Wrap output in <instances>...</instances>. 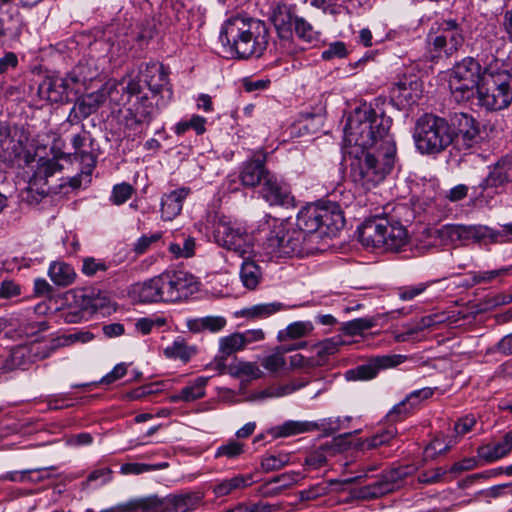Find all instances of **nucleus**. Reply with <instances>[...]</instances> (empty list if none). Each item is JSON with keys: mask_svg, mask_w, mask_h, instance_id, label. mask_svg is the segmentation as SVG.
<instances>
[{"mask_svg": "<svg viewBox=\"0 0 512 512\" xmlns=\"http://www.w3.org/2000/svg\"><path fill=\"white\" fill-rule=\"evenodd\" d=\"M202 495L195 492L170 495L164 501L166 512H188L195 509L202 501Z\"/></svg>", "mask_w": 512, "mask_h": 512, "instance_id": "nucleus-33", "label": "nucleus"}, {"mask_svg": "<svg viewBox=\"0 0 512 512\" xmlns=\"http://www.w3.org/2000/svg\"><path fill=\"white\" fill-rule=\"evenodd\" d=\"M214 238L219 246L233 252L238 257H248V254H253V237L241 223L219 221L214 231Z\"/></svg>", "mask_w": 512, "mask_h": 512, "instance_id": "nucleus-12", "label": "nucleus"}, {"mask_svg": "<svg viewBox=\"0 0 512 512\" xmlns=\"http://www.w3.org/2000/svg\"><path fill=\"white\" fill-rule=\"evenodd\" d=\"M253 483L252 474H238L229 479H223L213 486L215 497L220 498L232 494L236 490H240L250 486Z\"/></svg>", "mask_w": 512, "mask_h": 512, "instance_id": "nucleus-35", "label": "nucleus"}, {"mask_svg": "<svg viewBox=\"0 0 512 512\" xmlns=\"http://www.w3.org/2000/svg\"><path fill=\"white\" fill-rule=\"evenodd\" d=\"M269 174L270 172L265 166V158L253 157L243 162L239 171V179L244 187L254 188L262 184Z\"/></svg>", "mask_w": 512, "mask_h": 512, "instance_id": "nucleus-27", "label": "nucleus"}, {"mask_svg": "<svg viewBox=\"0 0 512 512\" xmlns=\"http://www.w3.org/2000/svg\"><path fill=\"white\" fill-rule=\"evenodd\" d=\"M156 503L155 498H140L133 499L126 503L119 504L109 509L102 510L101 512H133L138 509L148 510Z\"/></svg>", "mask_w": 512, "mask_h": 512, "instance_id": "nucleus-47", "label": "nucleus"}, {"mask_svg": "<svg viewBox=\"0 0 512 512\" xmlns=\"http://www.w3.org/2000/svg\"><path fill=\"white\" fill-rule=\"evenodd\" d=\"M304 343H300L297 346H282L279 347L272 354L264 357L261 361V365L269 372H278L284 368L286 362L284 353L295 349L303 348Z\"/></svg>", "mask_w": 512, "mask_h": 512, "instance_id": "nucleus-40", "label": "nucleus"}, {"mask_svg": "<svg viewBox=\"0 0 512 512\" xmlns=\"http://www.w3.org/2000/svg\"><path fill=\"white\" fill-rule=\"evenodd\" d=\"M227 324L222 316H206L201 318L190 319L187 321V327L191 332L200 333L202 331H210L216 333L221 331Z\"/></svg>", "mask_w": 512, "mask_h": 512, "instance_id": "nucleus-38", "label": "nucleus"}, {"mask_svg": "<svg viewBox=\"0 0 512 512\" xmlns=\"http://www.w3.org/2000/svg\"><path fill=\"white\" fill-rule=\"evenodd\" d=\"M297 230L308 234L319 233L320 230V204H310L303 207L297 214Z\"/></svg>", "mask_w": 512, "mask_h": 512, "instance_id": "nucleus-32", "label": "nucleus"}, {"mask_svg": "<svg viewBox=\"0 0 512 512\" xmlns=\"http://www.w3.org/2000/svg\"><path fill=\"white\" fill-rule=\"evenodd\" d=\"M376 325L374 318H357L344 322L341 330L347 335H358L363 331L373 328Z\"/></svg>", "mask_w": 512, "mask_h": 512, "instance_id": "nucleus-51", "label": "nucleus"}, {"mask_svg": "<svg viewBox=\"0 0 512 512\" xmlns=\"http://www.w3.org/2000/svg\"><path fill=\"white\" fill-rule=\"evenodd\" d=\"M259 232L265 233L263 247L267 254L290 257L305 252L304 232L290 227L281 219L265 217L259 226Z\"/></svg>", "mask_w": 512, "mask_h": 512, "instance_id": "nucleus-5", "label": "nucleus"}, {"mask_svg": "<svg viewBox=\"0 0 512 512\" xmlns=\"http://www.w3.org/2000/svg\"><path fill=\"white\" fill-rule=\"evenodd\" d=\"M344 344L341 336L337 335L328 339H325L324 341L320 342L316 349H317V355L320 358H325L329 355H333L336 352H338L340 346Z\"/></svg>", "mask_w": 512, "mask_h": 512, "instance_id": "nucleus-57", "label": "nucleus"}, {"mask_svg": "<svg viewBox=\"0 0 512 512\" xmlns=\"http://www.w3.org/2000/svg\"><path fill=\"white\" fill-rule=\"evenodd\" d=\"M107 265L102 260H97L93 257L83 259L82 272L87 276H93L98 271H106Z\"/></svg>", "mask_w": 512, "mask_h": 512, "instance_id": "nucleus-63", "label": "nucleus"}, {"mask_svg": "<svg viewBox=\"0 0 512 512\" xmlns=\"http://www.w3.org/2000/svg\"><path fill=\"white\" fill-rule=\"evenodd\" d=\"M344 224L345 219L339 204L335 202L320 204V236L334 237Z\"/></svg>", "mask_w": 512, "mask_h": 512, "instance_id": "nucleus-20", "label": "nucleus"}, {"mask_svg": "<svg viewBox=\"0 0 512 512\" xmlns=\"http://www.w3.org/2000/svg\"><path fill=\"white\" fill-rule=\"evenodd\" d=\"M404 360L402 355H380L371 358L367 363L359 365L345 372L344 376L348 381L371 380L381 369L395 367Z\"/></svg>", "mask_w": 512, "mask_h": 512, "instance_id": "nucleus-17", "label": "nucleus"}, {"mask_svg": "<svg viewBox=\"0 0 512 512\" xmlns=\"http://www.w3.org/2000/svg\"><path fill=\"white\" fill-rule=\"evenodd\" d=\"M449 450V445L445 444L441 438L433 439L424 450V459L433 460L438 455H441Z\"/></svg>", "mask_w": 512, "mask_h": 512, "instance_id": "nucleus-61", "label": "nucleus"}, {"mask_svg": "<svg viewBox=\"0 0 512 512\" xmlns=\"http://www.w3.org/2000/svg\"><path fill=\"white\" fill-rule=\"evenodd\" d=\"M206 119L199 115H192L190 119L178 122L174 127V132L178 136L184 135L188 130H194L197 135H202L206 131Z\"/></svg>", "mask_w": 512, "mask_h": 512, "instance_id": "nucleus-46", "label": "nucleus"}, {"mask_svg": "<svg viewBox=\"0 0 512 512\" xmlns=\"http://www.w3.org/2000/svg\"><path fill=\"white\" fill-rule=\"evenodd\" d=\"M442 240L456 242L509 243L512 242V222L501 225V229H494L486 225H459L447 224L437 230Z\"/></svg>", "mask_w": 512, "mask_h": 512, "instance_id": "nucleus-7", "label": "nucleus"}, {"mask_svg": "<svg viewBox=\"0 0 512 512\" xmlns=\"http://www.w3.org/2000/svg\"><path fill=\"white\" fill-rule=\"evenodd\" d=\"M289 462V455L286 453L271 454L263 457L261 466L263 470L275 471L284 467Z\"/></svg>", "mask_w": 512, "mask_h": 512, "instance_id": "nucleus-59", "label": "nucleus"}, {"mask_svg": "<svg viewBox=\"0 0 512 512\" xmlns=\"http://www.w3.org/2000/svg\"><path fill=\"white\" fill-rule=\"evenodd\" d=\"M244 349L240 332L232 333L219 339V353L228 357Z\"/></svg>", "mask_w": 512, "mask_h": 512, "instance_id": "nucleus-49", "label": "nucleus"}, {"mask_svg": "<svg viewBox=\"0 0 512 512\" xmlns=\"http://www.w3.org/2000/svg\"><path fill=\"white\" fill-rule=\"evenodd\" d=\"M125 92L120 99L115 97L118 93V87L115 85L109 91L110 100L114 103L121 105L129 101L130 97L136 96L137 102L133 105L134 108L130 110V114L135 119V122L150 123L151 120L159 113L162 108L167 105H159V97L152 98L147 93H143V85L140 80L131 79L125 87H122Z\"/></svg>", "mask_w": 512, "mask_h": 512, "instance_id": "nucleus-10", "label": "nucleus"}, {"mask_svg": "<svg viewBox=\"0 0 512 512\" xmlns=\"http://www.w3.org/2000/svg\"><path fill=\"white\" fill-rule=\"evenodd\" d=\"M261 195L270 205H290L293 201L286 183L271 173L262 183Z\"/></svg>", "mask_w": 512, "mask_h": 512, "instance_id": "nucleus-23", "label": "nucleus"}, {"mask_svg": "<svg viewBox=\"0 0 512 512\" xmlns=\"http://www.w3.org/2000/svg\"><path fill=\"white\" fill-rule=\"evenodd\" d=\"M391 124L390 117L377 114L371 108L355 109L344 128L345 148L359 147L366 150L382 147L384 140L393 139L389 134Z\"/></svg>", "mask_w": 512, "mask_h": 512, "instance_id": "nucleus-3", "label": "nucleus"}, {"mask_svg": "<svg viewBox=\"0 0 512 512\" xmlns=\"http://www.w3.org/2000/svg\"><path fill=\"white\" fill-rule=\"evenodd\" d=\"M168 467V463L162 462L157 464H145V463H125L121 466L120 472L122 474H135L139 475L145 472L162 470Z\"/></svg>", "mask_w": 512, "mask_h": 512, "instance_id": "nucleus-55", "label": "nucleus"}, {"mask_svg": "<svg viewBox=\"0 0 512 512\" xmlns=\"http://www.w3.org/2000/svg\"><path fill=\"white\" fill-rule=\"evenodd\" d=\"M80 81L75 72L70 73L65 78L48 77L40 84L39 93L49 101L59 103L68 98V91L72 89V84Z\"/></svg>", "mask_w": 512, "mask_h": 512, "instance_id": "nucleus-18", "label": "nucleus"}, {"mask_svg": "<svg viewBox=\"0 0 512 512\" xmlns=\"http://www.w3.org/2000/svg\"><path fill=\"white\" fill-rule=\"evenodd\" d=\"M498 42L499 40L495 36H481L477 38L473 44V50L476 52V59L485 70L490 66H501L504 61L498 59L496 57V53L498 51Z\"/></svg>", "mask_w": 512, "mask_h": 512, "instance_id": "nucleus-26", "label": "nucleus"}, {"mask_svg": "<svg viewBox=\"0 0 512 512\" xmlns=\"http://www.w3.org/2000/svg\"><path fill=\"white\" fill-rule=\"evenodd\" d=\"M229 374L234 377L246 376L251 379H257L261 377L262 372L255 363L239 361L237 364L229 367Z\"/></svg>", "mask_w": 512, "mask_h": 512, "instance_id": "nucleus-54", "label": "nucleus"}, {"mask_svg": "<svg viewBox=\"0 0 512 512\" xmlns=\"http://www.w3.org/2000/svg\"><path fill=\"white\" fill-rule=\"evenodd\" d=\"M405 475L406 472L403 468L390 470L382 474L374 482L356 489L355 496L363 500L382 497L394 491L398 487L397 482Z\"/></svg>", "mask_w": 512, "mask_h": 512, "instance_id": "nucleus-16", "label": "nucleus"}, {"mask_svg": "<svg viewBox=\"0 0 512 512\" xmlns=\"http://www.w3.org/2000/svg\"><path fill=\"white\" fill-rule=\"evenodd\" d=\"M144 82L152 98L159 97V105L170 103L173 91L169 83L168 72L163 65H148L144 72Z\"/></svg>", "mask_w": 512, "mask_h": 512, "instance_id": "nucleus-15", "label": "nucleus"}, {"mask_svg": "<svg viewBox=\"0 0 512 512\" xmlns=\"http://www.w3.org/2000/svg\"><path fill=\"white\" fill-rule=\"evenodd\" d=\"M62 169V165L55 159L40 158L37 164V169L34 173V179L47 180L53 176L56 172Z\"/></svg>", "mask_w": 512, "mask_h": 512, "instance_id": "nucleus-52", "label": "nucleus"}, {"mask_svg": "<svg viewBox=\"0 0 512 512\" xmlns=\"http://www.w3.org/2000/svg\"><path fill=\"white\" fill-rule=\"evenodd\" d=\"M450 127L454 136L462 138L467 147H471L479 138V126L476 120L467 113L456 112L450 118Z\"/></svg>", "mask_w": 512, "mask_h": 512, "instance_id": "nucleus-22", "label": "nucleus"}, {"mask_svg": "<svg viewBox=\"0 0 512 512\" xmlns=\"http://www.w3.org/2000/svg\"><path fill=\"white\" fill-rule=\"evenodd\" d=\"M511 177V164L505 160L498 161L478 186L474 187V193L478 199L488 203L496 194L502 192Z\"/></svg>", "mask_w": 512, "mask_h": 512, "instance_id": "nucleus-14", "label": "nucleus"}, {"mask_svg": "<svg viewBox=\"0 0 512 512\" xmlns=\"http://www.w3.org/2000/svg\"><path fill=\"white\" fill-rule=\"evenodd\" d=\"M483 81V67L473 57H465L453 67L449 89L457 103L471 102Z\"/></svg>", "mask_w": 512, "mask_h": 512, "instance_id": "nucleus-9", "label": "nucleus"}, {"mask_svg": "<svg viewBox=\"0 0 512 512\" xmlns=\"http://www.w3.org/2000/svg\"><path fill=\"white\" fill-rule=\"evenodd\" d=\"M398 431L394 426H388L385 430L380 433L373 435L370 438L364 440L361 445L367 449H375L379 446L388 444L393 438L396 437Z\"/></svg>", "mask_w": 512, "mask_h": 512, "instance_id": "nucleus-50", "label": "nucleus"}, {"mask_svg": "<svg viewBox=\"0 0 512 512\" xmlns=\"http://www.w3.org/2000/svg\"><path fill=\"white\" fill-rule=\"evenodd\" d=\"M340 440L335 438L331 443L322 444L317 450L310 453L305 463L314 469L322 467L327 462V456H332L340 449Z\"/></svg>", "mask_w": 512, "mask_h": 512, "instance_id": "nucleus-39", "label": "nucleus"}, {"mask_svg": "<svg viewBox=\"0 0 512 512\" xmlns=\"http://www.w3.org/2000/svg\"><path fill=\"white\" fill-rule=\"evenodd\" d=\"M426 41L432 58H449L463 46L464 30L456 20H444L436 30L427 35Z\"/></svg>", "mask_w": 512, "mask_h": 512, "instance_id": "nucleus-11", "label": "nucleus"}, {"mask_svg": "<svg viewBox=\"0 0 512 512\" xmlns=\"http://www.w3.org/2000/svg\"><path fill=\"white\" fill-rule=\"evenodd\" d=\"M483 80L492 87V91L503 93L512 102V73L506 64L487 67L483 70Z\"/></svg>", "mask_w": 512, "mask_h": 512, "instance_id": "nucleus-25", "label": "nucleus"}, {"mask_svg": "<svg viewBox=\"0 0 512 512\" xmlns=\"http://www.w3.org/2000/svg\"><path fill=\"white\" fill-rule=\"evenodd\" d=\"M89 132L83 130L81 133L76 134L72 137V146L75 150V153L81 157L82 162H88L90 168H94L96 164V160L93 155L89 152L82 151V148L85 146L86 141L88 140Z\"/></svg>", "mask_w": 512, "mask_h": 512, "instance_id": "nucleus-53", "label": "nucleus"}, {"mask_svg": "<svg viewBox=\"0 0 512 512\" xmlns=\"http://www.w3.org/2000/svg\"><path fill=\"white\" fill-rule=\"evenodd\" d=\"M413 139L421 154H438L451 145L454 131L446 119L426 113L417 119Z\"/></svg>", "mask_w": 512, "mask_h": 512, "instance_id": "nucleus-6", "label": "nucleus"}, {"mask_svg": "<svg viewBox=\"0 0 512 512\" xmlns=\"http://www.w3.org/2000/svg\"><path fill=\"white\" fill-rule=\"evenodd\" d=\"M408 238L405 226L388 217L367 220L358 228V239L366 248L399 251L407 244Z\"/></svg>", "mask_w": 512, "mask_h": 512, "instance_id": "nucleus-4", "label": "nucleus"}, {"mask_svg": "<svg viewBox=\"0 0 512 512\" xmlns=\"http://www.w3.org/2000/svg\"><path fill=\"white\" fill-rule=\"evenodd\" d=\"M48 275L55 285L61 287L71 285L76 278L74 268L62 261L52 262L49 266Z\"/></svg>", "mask_w": 512, "mask_h": 512, "instance_id": "nucleus-37", "label": "nucleus"}, {"mask_svg": "<svg viewBox=\"0 0 512 512\" xmlns=\"http://www.w3.org/2000/svg\"><path fill=\"white\" fill-rule=\"evenodd\" d=\"M26 348L17 347L5 354H0V371L3 373L23 368Z\"/></svg>", "mask_w": 512, "mask_h": 512, "instance_id": "nucleus-41", "label": "nucleus"}, {"mask_svg": "<svg viewBox=\"0 0 512 512\" xmlns=\"http://www.w3.org/2000/svg\"><path fill=\"white\" fill-rule=\"evenodd\" d=\"M421 84L416 79L404 77L393 83L389 90L391 102L398 108L415 104L421 97Z\"/></svg>", "mask_w": 512, "mask_h": 512, "instance_id": "nucleus-19", "label": "nucleus"}, {"mask_svg": "<svg viewBox=\"0 0 512 512\" xmlns=\"http://www.w3.org/2000/svg\"><path fill=\"white\" fill-rule=\"evenodd\" d=\"M163 302L173 303L188 298L197 290L196 278L183 270H167L158 275Z\"/></svg>", "mask_w": 512, "mask_h": 512, "instance_id": "nucleus-13", "label": "nucleus"}, {"mask_svg": "<svg viewBox=\"0 0 512 512\" xmlns=\"http://www.w3.org/2000/svg\"><path fill=\"white\" fill-rule=\"evenodd\" d=\"M219 41L231 57H260L267 49L269 30L261 20L233 17L224 23Z\"/></svg>", "mask_w": 512, "mask_h": 512, "instance_id": "nucleus-1", "label": "nucleus"}, {"mask_svg": "<svg viewBox=\"0 0 512 512\" xmlns=\"http://www.w3.org/2000/svg\"><path fill=\"white\" fill-rule=\"evenodd\" d=\"M347 54L346 46L343 42L337 41L331 43L326 50L322 52V58L331 60L334 58H343Z\"/></svg>", "mask_w": 512, "mask_h": 512, "instance_id": "nucleus-64", "label": "nucleus"}, {"mask_svg": "<svg viewBox=\"0 0 512 512\" xmlns=\"http://www.w3.org/2000/svg\"><path fill=\"white\" fill-rule=\"evenodd\" d=\"M509 271L510 268H500L491 271L470 272L469 276H471V281L469 284H462V286L465 288H471L481 283H490L497 277L507 275Z\"/></svg>", "mask_w": 512, "mask_h": 512, "instance_id": "nucleus-48", "label": "nucleus"}, {"mask_svg": "<svg viewBox=\"0 0 512 512\" xmlns=\"http://www.w3.org/2000/svg\"><path fill=\"white\" fill-rule=\"evenodd\" d=\"M94 338V335L89 331H79L68 335H63L54 339L50 345V352L55 351L59 347L69 346L75 342L87 343Z\"/></svg>", "mask_w": 512, "mask_h": 512, "instance_id": "nucleus-45", "label": "nucleus"}, {"mask_svg": "<svg viewBox=\"0 0 512 512\" xmlns=\"http://www.w3.org/2000/svg\"><path fill=\"white\" fill-rule=\"evenodd\" d=\"M349 159L350 178L366 190L381 183L392 170L396 157V144L393 139L384 140L382 147L362 149L354 147L346 150Z\"/></svg>", "mask_w": 512, "mask_h": 512, "instance_id": "nucleus-2", "label": "nucleus"}, {"mask_svg": "<svg viewBox=\"0 0 512 512\" xmlns=\"http://www.w3.org/2000/svg\"><path fill=\"white\" fill-rule=\"evenodd\" d=\"M210 377L199 376L190 381L178 393L172 396L173 402L184 401L192 402L205 396V388Z\"/></svg>", "mask_w": 512, "mask_h": 512, "instance_id": "nucleus-34", "label": "nucleus"}, {"mask_svg": "<svg viewBox=\"0 0 512 512\" xmlns=\"http://www.w3.org/2000/svg\"><path fill=\"white\" fill-rule=\"evenodd\" d=\"M241 258L243 261L239 271L240 281L246 289L255 290L263 279V269L258 254L253 251V254H248V257Z\"/></svg>", "mask_w": 512, "mask_h": 512, "instance_id": "nucleus-28", "label": "nucleus"}, {"mask_svg": "<svg viewBox=\"0 0 512 512\" xmlns=\"http://www.w3.org/2000/svg\"><path fill=\"white\" fill-rule=\"evenodd\" d=\"M511 101L503 93L492 91V87L485 80L478 87L477 93L470 104L485 109L486 111H498L511 105Z\"/></svg>", "mask_w": 512, "mask_h": 512, "instance_id": "nucleus-24", "label": "nucleus"}, {"mask_svg": "<svg viewBox=\"0 0 512 512\" xmlns=\"http://www.w3.org/2000/svg\"><path fill=\"white\" fill-rule=\"evenodd\" d=\"M196 353L194 347L186 344L183 338H176L171 345L164 349V355L169 359H180L183 362H188L190 358Z\"/></svg>", "mask_w": 512, "mask_h": 512, "instance_id": "nucleus-42", "label": "nucleus"}, {"mask_svg": "<svg viewBox=\"0 0 512 512\" xmlns=\"http://www.w3.org/2000/svg\"><path fill=\"white\" fill-rule=\"evenodd\" d=\"M195 240L191 237L184 239L183 244L171 243L168 247L176 258H189L194 255Z\"/></svg>", "mask_w": 512, "mask_h": 512, "instance_id": "nucleus-60", "label": "nucleus"}, {"mask_svg": "<svg viewBox=\"0 0 512 512\" xmlns=\"http://www.w3.org/2000/svg\"><path fill=\"white\" fill-rule=\"evenodd\" d=\"M190 193V188L181 187L170 193L164 194L161 198V216L165 221H171L178 216L182 210L183 202Z\"/></svg>", "mask_w": 512, "mask_h": 512, "instance_id": "nucleus-30", "label": "nucleus"}, {"mask_svg": "<svg viewBox=\"0 0 512 512\" xmlns=\"http://www.w3.org/2000/svg\"><path fill=\"white\" fill-rule=\"evenodd\" d=\"M105 100L106 93L104 90H99L79 98L69 113L68 122L71 124L80 123L83 119L95 113Z\"/></svg>", "mask_w": 512, "mask_h": 512, "instance_id": "nucleus-21", "label": "nucleus"}, {"mask_svg": "<svg viewBox=\"0 0 512 512\" xmlns=\"http://www.w3.org/2000/svg\"><path fill=\"white\" fill-rule=\"evenodd\" d=\"M313 329V325L308 321L294 322L288 325L284 330L278 332V340L283 342L287 339H297L309 334Z\"/></svg>", "mask_w": 512, "mask_h": 512, "instance_id": "nucleus-44", "label": "nucleus"}, {"mask_svg": "<svg viewBox=\"0 0 512 512\" xmlns=\"http://www.w3.org/2000/svg\"><path fill=\"white\" fill-rule=\"evenodd\" d=\"M316 428L317 424L313 422L288 420L281 425L273 427L270 433L275 438H281L306 433Z\"/></svg>", "mask_w": 512, "mask_h": 512, "instance_id": "nucleus-36", "label": "nucleus"}, {"mask_svg": "<svg viewBox=\"0 0 512 512\" xmlns=\"http://www.w3.org/2000/svg\"><path fill=\"white\" fill-rule=\"evenodd\" d=\"M512 451V430L507 432L499 442L484 444L478 447L477 456L485 463H493L507 456Z\"/></svg>", "mask_w": 512, "mask_h": 512, "instance_id": "nucleus-29", "label": "nucleus"}, {"mask_svg": "<svg viewBox=\"0 0 512 512\" xmlns=\"http://www.w3.org/2000/svg\"><path fill=\"white\" fill-rule=\"evenodd\" d=\"M285 308L281 302L261 303L244 309L242 315L247 318H267Z\"/></svg>", "mask_w": 512, "mask_h": 512, "instance_id": "nucleus-43", "label": "nucleus"}, {"mask_svg": "<svg viewBox=\"0 0 512 512\" xmlns=\"http://www.w3.org/2000/svg\"><path fill=\"white\" fill-rule=\"evenodd\" d=\"M411 409L412 408H410V405L405 399L394 405L392 409L387 413L386 418L389 422L392 423L400 421L407 416Z\"/></svg>", "mask_w": 512, "mask_h": 512, "instance_id": "nucleus-62", "label": "nucleus"}, {"mask_svg": "<svg viewBox=\"0 0 512 512\" xmlns=\"http://www.w3.org/2000/svg\"><path fill=\"white\" fill-rule=\"evenodd\" d=\"M244 452V444L236 441L230 440L227 443L219 446L215 452V457H226L228 459H235L239 457Z\"/></svg>", "mask_w": 512, "mask_h": 512, "instance_id": "nucleus-56", "label": "nucleus"}, {"mask_svg": "<svg viewBox=\"0 0 512 512\" xmlns=\"http://www.w3.org/2000/svg\"><path fill=\"white\" fill-rule=\"evenodd\" d=\"M270 21L280 39L291 40L296 36L309 44L318 40L319 33L305 18L296 13V7L290 4H277L271 11Z\"/></svg>", "mask_w": 512, "mask_h": 512, "instance_id": "nucleus-8", "label": "nucleus"}, {"mask_svg": "<svg viewBox=\"0 0 512 512\" xmlns=\"http://www.w3.org/2000/svg\"><path fill=\"white\" fill-rule=\"evenodd\" d=\"M131 294L140 303L163 302L158 275L132 286Z\"/></svg>", "mask_w": 512, "mask_h": 512, "instance_id": "nucleus-31", "label": "nucleus"}, {"mask_svg": "<svg viewBox=\"0 0 512 512\" xmlns=\"http://www.w3.org/2000/svg\"><path fill=\"white\" fill-rule=\"evenodd\" d=\"M133 192L134 188L129 183L116 184L113 186L110 201L114 205H122L132 196Z\"/></svg>", "mask_w": 512, "mask_h": 512, "instance_id": "nucleus-58", "label": "nucleus"}]
</instances>
